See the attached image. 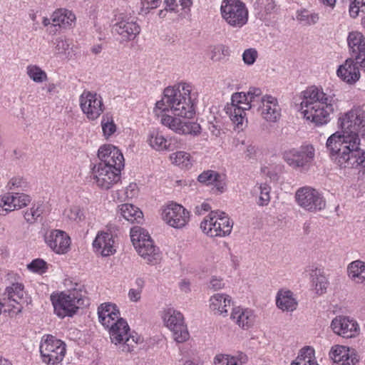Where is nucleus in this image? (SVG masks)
I'll return each mask as SVG.
<instances>
[{
    "label": "nucleus",
    "mask_w": 365,
    "mask_h": 365,
    "mask_svg": "<svg viewBox=\"0 0 365 365\" xmlns=\"http://www.w3.org/2000/svg\"><path fill=\"white\" fill-rule=\"evenodd\" d=\"M208 129L213 135H215V137H218L221 134V123L219 121H215V123L210 122Z\"/></svg>",
    "instance_id": "13d9d810"
},
{
    "label": "nucleus",
    "mask_w": 365,
    "mask_h": 365,
    "mask_svg": "<svg viewBox=\"0 0 365 365\" xmlns=\"http://www.w3.org/2000/svg\"><path fill=\"white\" fill-rule=\"evenodd\" d=\"M338 99L336 97L325 98V101L320 105H314L309 108H304L302 113L307 120L314 123L316 125L327 124L330 120V114L334 110Z\"/></svg>",
    "instance_id": "9b49d317"
},
{
    "label": "nucleus",
    "mask_w": 365,
    "mask_h": 365,
    "mask_svg": "<svg viewBox=\"0 0 365 365\" xmlns=\"http://www.w3.org/2000/svg\"><path fill=\"white\" fill-rule=\"evenodd\" d=\"M24 285L21 282H14L5 289L4 300H6L9 306L16 309L18 312H21L22 307H17V305L20 304L21 301L24 299Z\"/></svg>",
    "instance_id": "393cba45"
},
{
    "label": "nucleus",
    "mask_w": 365,
    "mask_h": 365,
    "mask_svg": "<svg viewBox=\"0 0 365 365\" xmlns=\"http://www.w3.org/2000/svg\"><path fill=\"white\" fill-rule=\"evenodd\" d=\"M119 212L125 220L132 223H139L143 220L142 211L133 204H122L119 206Z\"/></svg>",
    "instance_id": "473e14b6"
},
{
    "label": "nucleus",
    "mask_w": 365,
    "mask_h": 365,
    "mask_svg": "<svg viewBox=\"0 0 365 365\" xmlns=\"http://www.w3.org/2000/svg\"><path fill=\"white\" fill-rule=\"evenodd\" d=\"M298 160H312L315 156V150L311 144H304L297 148Z\"/></svg>",
    "instance_id": "3c124183"
},
{
    "label": "nucleus",
    "mask_w": 365,
    "mask_h": 365,
    "mask_svg": "<svg viewBox=\"0 0 365 365\" xmlns=\"http://www.w3.org/2000/svg\"><path fill=\"white\" fill-rule=\"evenodd\" d=\"M101 126L103 134L107 137L112 135L116 130V125L114 123L113 117L109 113H106L103 115Z\"/></svg>",
    "instance_id": "49530a36"
},
{
    "label": "nucleus",
    "mask_w": 365,
    "mask_h": 365,
    "mask_svg": "<svg viewBox=\"0 0 365 365\" xmlns=\"http://www.w3.org/2000/svg\"><path fill=\"white\" fill-rule=\"evenodd\" d=\"M125 161H99L91 168V177L96 186L108 190L120 182Z\"/></svg>",
    "instance_id": "20e7f679"
},
{
    "label": "nucleus",
    "mask_w": 365,
    "mask_h": 365,
    "mask_svg": "<svg viewBox=\"0 0 365 365\" xmlns=\"http://www.w3.org/2000/svg\"><path fill=\"white\" fill-rule=\"evenodd\" d=\"M247 356L241 351L233 354H218L214 357V365H245Z\"/></svg>",
    "instance_id": "cd10ccee"
},
{
    "label": "nucleus",
    "mask_w": 365,
    "mask_h": 365,
    "mask_svg": "<svg viewBox=\"0 0 365 365\" xmlns=\"http://www.w3.org/2000/svg\"><path fill=\"white\" fill-rule=\"evenodd\" d=\"M106 329L108 330L111 342L115 344H122L123 352H131L134 344L141 341V339L137 334L129 335L130 327L125 319H118L117 322L112 324Z\"/></svg>",
    "instance_id": "1a4fd4ad"
},
{
    "label": "nucleus",
    "mask_w": 365,
    "mask_h": 365,
    "mask_svg": "<svg viewBox=\"0 0 365 365\" xmlns=\"http://www.w3.org/2000/svg\"><path fill=\"white\" fill-rule=\"evenodd\" d=\"M197 180L200 182L207 185H214L217 190L220 193L225 191V178L216 171H204L198 176Z\"/></svg>",
    "instance_id": "c85d7f7f"
},
{
    "label": "nucleus",
    "mask_w": 365,
    "mask_h": 365,
    "mask_svg": "<svg viewBox=\"0 0 365 365\" xmlns=\"http://www.w3.org/2000/svg\"><path fill=\"white\" fill-rule=\"evenodd\" d=\"M44 241L46 245L57 255H65L70 250L71 237L61 230L53 229L46 231L44 235Z\"/></svg>",
    "instance_id": "dca6fc26"
},
{
    "label": "nucleus",
    "mask_w": 365,
    "mask_h": 365,
    "mask_svg": "<svg viewBox=\"0 0 365 365\" xmlns=\"http://www.w3.org/2000/svg\"><path fill=\"white\" fill-rule=\"evenodd\" d=\"M350 1L349 14L351 17L356 18L359 14V9H361V4H356L354 0Z\"/></svg>",
    "instance_id": "69168bd1"
},
{
    "label": "nucleus",
    "mask_w": 365,
    "mask_h": 365,
    "mask_svg": "<svg viewBox=\"0 0 365 365\" xmlns=\"http://www.w3.org/2000/svg\"><path fill=\"white\" fill-rule=\"evenodd\" d=\"M220 14L223 21L231 28L240 29L249 19V10L241 0H222Z\"/></svg>",
    "instance_id": "423d86ee"
},
{
    "label": "nucleus",
    "mask_w": 365,
    "mask_h": 365,
    "mask_svg": "<svg viewBox=\"0 0 365 365\" xmlns=\"http://www.w3.org/2000/svg\"><path fill=\"white\" fill-rule=\"evenodd\" d=\"M113 31L124 41L133 40L140 32L137 17L128 13H120L115 16Z\"/></svg>",
    "instance_id": "f8f14e48"
},
{
    "label": "nucleus",
    "mask_w": 365,
    "mask_h": 365,
    "mask_svg": "<svg viewBox=\"0 0 365 365\" xmlns=\"http://www.w3.org/2000/svg\"><path fill=\"white\" fill-rule=\"evenodd\" d=\"M355 61H356L360 70L365 73V52L362 51V53L359 54V56H355Z\"/></svg>",
    "instance_id": "338daca9"
},
{
    "label": "nucleus",
    "mask_w": 365,
    "mask_h": 365,
    "mask_svg": "<svg viewBox=\"0 0 365 365\" xmlns=\"http://www.w3.org/2000/svg\"><path fill=\"white\" fill-rule=\"evenodd\" d=\"M347 43L352 58H355V56H359L362 51L365 52V37L359 31L349 34Z\"/></svg>",
    "instance_id": "2f4dec72"
},
{
    "label": "nucleus",
    "mask_w": 365,
    "mask_h": 365,
    "mask_svg": "<svg viewBox=\"0 0 365 365\" xmlns=\"http://www.w3.org/2000/svg\"><path fill=\"white\" fill-rule=\"evenodd\" d=\"M191 91L192 86L187 83L165 88L153 111L160 118V123L175 133L196 136L201 133L200 125L182 120L192 118L195 114V98Z\"/></svg>",
    "instance_id": "f257e3e1"
},
{
    "label": "nucleus",
    "mask_w": 365,
    "mask_h": 365,
    "mask_svg": "<svg viewBox=\"0 0 365 365\" xmlns=\"http://www.w3.org/2000/svg\"><path fill=\"white\" fill-rule=\"evenodd\" d=\"M45 207L42 202H37L32 204L24 215V219L29 223H34L43 215Z\"/></svg>",
    "instance_id": "ea45409f"
},
{
    "label": "nucleus",
    "mask_w": 365,
    "mask_h": 365,
    "mask_svg": "<svg viewBox=\"0 0 365 365\" xmlns=\"http://www.w3.org/2000/svg\"><path fill=\"white\" fill-rule=\"evenodd\" d=\"M211 209V207L207 202H203L200 205L196 206L195 214L202 215L205 212H208Z\"/></svg>",
    "instance_id": "e2e57ef3"
},
{
    "label": "nucleus",
    "mask_w": 365,
    "mask_h": 365,
    "mask_svg": "<svg viewBox=\"0 0 365 365\" xmlns=\"http://www.w3.org/2000/svg\"><path fill=\"white\" fill-rule=\"evenodd\" d=\"M161 319L164 325L172 333L175 341L184 343L189 340L190 333L184 315L173 307H168L163 309Z\"/></svg>",
    "instance_id": "0eeeda50"
},
{
    "label": "nucleus",
    "mask_w": 365,
    "mask_h": 365,
    "mask_svg": "<svg viewBox=\"0 0 365 365\" xmlns=\"http://www.w3.org/2000/svg\"><path fill=\"white\" fill-rule=\"evenodd\" d=\"M79 100L81 108L89 120L97 119L104 110L102 97L96 93L84 91Z\"/></svg>",
    "instance_id": "4468645a"
},
{
    "label": "nucleus",
    "mask_w": 365,
    "mask_h": 365,
    "mask_svg": "<svg viewBox=\"0 0 365 365\" xmlns=\"http://www.w3.org/2000/svg\"><path fill=\"white\" fill-rule=\"evenodd\" d=\"M341 131L331 135L326 143L331 157L342 160H365V149L359 136L365 140V112L359 107H354L338 120Z\"/></svg>",
    "instance_id": "f03ea898"
},
{
    "label": "nucleus",
    "mask_w": 365,
    "mask_h": 365,
    "mask_svg": "<svg viewBox=\"0 0 365 365\" xmlns=\"http://www.w3.org/2000/svg\"><path fill=\"white\" fill-rule=\"evenodd\" d=\"M259 88L251 87L247 93H235L232 96L230 104L225 110L233 123L237 126L243 124L245 110L257 108L263 119L267 122L276 123L281 117V107L277 99L271 95L262 96Z\"/></svg>",
    "instance_id": "7ed1b4c3"
},
{
    "label": "nucleus",
    "mask_w": 365,
    "mask_h": 365,
    "mask_svg": "<svg viewBox=\"0 0 365 365\" xmlns=\"http://www.w3.org/2000/svg\"><path fill=\"white\" fill-rule=\"evenodd\" d=\"M130 239L135 248L145 243L147 240H151L148 232L139 226L131 228L130 232Z\"/></svg>",
    "instance_id": "58836bf2"
},
{
    "label": "nucleus",
    "mask_w": 365,
    "mask_h": 365,
    "mask_svg": "<svg viewBox=\"0 0 365 365\" xmlns=\"http://www.w3.org/2000/svg\"><path fill=\"white\" fill-rule=\"evenodd\" d=\"M93 252L101 257H109L116 252L115 237L110 230H100L92 242Z\"/></svg>",
    "instance_id": "f3484780"
},
{
    "label": "nucleus",
    "mask_w": 365,
    "mask_h": 365,
    "mask_svg": "<svg viewBox=\"0 0 365 365\" xmlns=\"http://www.w3.org/2000/svg\"><path fill=\"white\" fill-rule=\"evenodd\" d=\"M165 10L170 11H177L178 7L177 0H165Z\"/></svg>",
    "instance_id": "774afa93"
},
{
    "label": "nucleus",
    "mask_w": 365,
    "mask_h": 365,
    "mask_svg": "<svg viewBox=\"0 0 365 365\" xmlns=\"http://www.w3.org/2000/svg\"><path fill=\"white\" fill-rule=\"evenodd\" d=\"M143 9L146 10L155 9L159 6L161 0H140Z\"/></svg>",
    "instance_id": "bf43d9fd"
},
{
    "label": "nucleus",
    "mask_w": 365,
    "mask_h": 365,
    "mask_svg": "<svg viewBox=\"0 0 365 365\" xmlns=\"http://www.w3.org/2000/svg\"><path fill=\"white\" fill-rule=\"evenodd\" d=\"M75 20V14L66 9H58L51 15L52 24L54 26H58L66 29L71 26Z\"/></svg>",
    "instance_id": "7c9ffc66"
},
{
    "label": "nucleus",
    "mask_w": 365,
    "mask_h": 365,
    "mask_svg": "<svg viewBox=\"0 0 365 365\" xmlns=\"http://www.w3.org/2000/svg\"><path fill=\"white\" fill-rule=\"evenodd\" d=\"M258 56L257 51L255 48H247L242 53V60L244 63L248 66L254 64Z\"/></svg>",
    "instance_id": "6e6d98bb"
},
{
    "label": "nucleus",
    "mask_w": 365,
    "mask_h": 365,
    "mask_svg": "<svg viewBox=\"0 0 365 365\" xmlns=\"http://www.w3.org/2000/svg\"><path fill=\"white\" fill-rule=\"evenodd\" d=\"M27 268L31 272L42 274L47 272L48 265L43 259L38 258L33 259L27 265Z\"/></svg>",
    "instance_id": "8fccbe9b"
},
{
    "label": "nucleus",
    "mask_w": 365,
    "mask_h": 365,
    "mask_svg": "<svg viewBox=\"0 0 365 365\" xmlns=\"http://www.w3.org/2000/svg\"><path fill=\"white\" fill-rule=\"evenodd\" d=\"M246 157L249 158L262 159L269 158V155H268V150L266 149L250 145L247 148ZM270 157H272V155H270Z\"/></svg>",
    "instance_id": "09e8293b"
},
{
    "label": "nucleus",
    "mask_w": 365,
    "mask_h": 365,
    "mask_svg": "<svg viewBox=\"0 0 365 365\" xmlns=\"http://www.w3.org/2000/svg\"><path fill=\"white\" fill-rule=\"evenodd\" d=\"M255 190L259 191L258 205L261 206L267 205L270 201L271 187L267 183H261L255 187Z\"/></svg>",
    "instance_id": "de8ad7c7"
},
{
    "label": "nucleus",
    "mask_w": 365,
    "mask_h": 365,
    "mask_svg": "<svg viewBox=\"0 0 365 365\" xmlns=\"http://www.w3.org/2000/svg\"><path fill=\"white\" fill-rule=\"evenodd\" d=\"M99 160H125L121 151L113 145H103L101 146L98 151Z\"/></svg>",
    "instance_id": "4c0bfd02"
},
{
    "label": "nucleus",
    "mask_w": 365,
    "mask_h": 365,
    "mask_svg": "<svg viewBox=\"0 0 365 365\" xmlns=\"http://www.w3.org/2000/svg\"><path fill=\"white\" fill-rule=\"evenodd\" d=\"M11 195L14 197V200H15L16 210L26 206L31 201L30 196L26 194L13 192Z\"/></svg>",
    "instance_id": "864d4df0"
},
{
    "label": "nucleus",
    "mask_w": 365,
    "mask_h": 365,
    "mask_svg": "<svg viewBox=\"0 0 365 365\" xmlns=\"http://www.w3.org/2000/svg\"><path fill=\"white\" fill-rule=\"evenodd\" d=\"M140 189L137 183L130 182L125 189L119 190L116 192L118 198L123 201L128 199H133L138 196Z\"/></svg>",
    "instance_id": "c03bdc74"
},
{
    "label": "nucleus",
    "mask_w": 365,
    "mask_h": 365,
    "mask_svg": "<svg viewBox=\"0 0 365 365\" xmlns=\"http://www.w3.org/2000/svg\"><path fill=\"white\" fill-rule=\"evenodd\" d=\"M27 182L23 178L17 176L12 178L7 183L6 187L9 190H13L21 189L22 190L27 187Z\"/></svg>",
    "instance_id": "603ef678"
},
{
    "label": "nucleus",
    "mask_w": 365,
    "mask_h": 365,
    "mask_svg": "<svg viewBox=\"0 0 365 365\" xmlns=\"http://www.w3.org/2000/svg\"><path fill=\"white\" fill-rule=\"evenodd\" d=\"M336 76L349 85L355 84L361 77L360 68L354 58H347L336 70Z\"/></svg>",
    "instance_id": "6ab92c4d"
},
{
    "label": "nucleus",
    "mask_w": 365,
    "mask_h": 365,
    "mask_svg": "<svg viewBox=\"0 0 365 365\" xmlns=\"http://www.w3.org/2000/svg\"><path fill=\"white\" fill-rule=\"evenodd\" d=\"M230 318L240 327L248 329L255 323V314L252 309L239 306L232 309Z\"/></svg>",
    "instance_id": "b1692460"
},
{
    "label": "nucleus",
    "mask_w": 365,
    "mask_h": 365,
    "mask_svg": "<svg viewBox=\"0 0 365 365\" xmlns=\"http://www.w3.org/2000/svg\"><path fill=\"white\" fill-rule=\"evenodd\" d=\"M147 141L149 145L156 150H165L168 149V140L164 137L162 132L156 129L149 131Z\"/></svg>",
    "instance_id": "f704fd0d"
},
{
    "label": "nucleus",
    "mask_w": 365,
    "mask_h": 365,
    "mask_svg": "<svg viewBox=\"0 0 365 365\" xmlns=\"http://www.w3.org/2000/svg\"><path fill=\"white\" fill-rule=\"evenodd\" d=\"M162 218L170 226L180 229L185 227L190 220V212L182 205L170 202L162 210Z\"/></svg>",
    "instance_id": "ddd939ff"
},
{
    "label": "nucleus",
    "mask_w": 365,
    "mask_h": 365,
    "mask_svg": "<svg viewBox=\"0 0 365 365\" xmlns=\"http://www.w3.org/2000/svg\"><path fill=\"white\" fill-rule=\"evenodd\" d=\"M55 51L58 54H66L69 48L68 40L58 38L56 40Z\"/></svg>",
    "instance_id": "4d7b16f0"
},
{
    "label": "nucleus",
    "mask_w": 365,
    "mask_h": 365,
    "mask_svg": "<svg viewBox=\"0 0 365 365\" xmlns=\"http://www.w3.org/2000/svg\"><path fill=\"white\" fill-rule=\"evenodd\" d=\"M54 314L59 318L73 317L78 310L79 306L83 304L82 294L76 290L66 293L64 292L51 295Z\"/></svg>",
    "instance_id": "39448f33"
},
{
    "label": "nucleus",
    "mask_w": 365,
    "mask_h": 365,
    "mask_svg": "<svg viewBox=\"0 0 365 365\" xmlns=\"http://www.w3.org/2000/svg\"><path fill=\"white\" fill-rule=\"evenodd\" d=\"M210 287L214 290H219L224 287L225 284L222 278L212 277L210 282Z\"/></svg>",
    "instance_id": "052dcab7"
},
{
    "label": "nucleus",
    "mask_w": 365,
    "mask_h": 365,
    "mask_svg": "<svg viewBox=\"0 0 365 365\" xmlns=\"http://www.w3.org/2000/svg\"><path fill=\"white\" fill-rule=\"evenodd\" d=\"M135 249L138 254L148 264L155 265L161 261L162 252L153 240H147L145 243L138 245Z\"/></svg>",
    "instance_id": "4be33fe9"
},
{
    "label": "nucleus",
    "mask_w": 365,
    "mask_h": 365,
    "mask_svg": "<svg viewBox=\"0 0 365 365\" xmlns=\"http://www.w3.org/2000/svg\"><path fill=\"white\" fill-rule=\"evenodd\" d=\"M297 148H288L283 150L282 158L283 160H294V158H297Z\"/></svg>",
    "instance_id": "680f3d73"
},
{
    "label": "nucleus",
    "mask_w": 365,
    "mask_h": 365,
    "mask_svg": "<svg viewBox=\"0 0 365 365\" xmlns=\"http://www.w3.org/2000/svg\"><path fill=\"white\" fill-rule=\"evenodd\" d=\"M314 350L310 346L302 348L290 365H319L315 359Z\"/></svg>",
    "instance_id": "e433bc0d"
},
{
    "label": "nucleus",
    "mask_w": 365,
    "mask_h": 365,
    "mask_svg": "<svg viewBox=\"0 0 365 365\" xmlns=\"http://www.w3.org/2000/svg\"><path fill=\"white\" fill-rule=\"evenodd\" d=\"M16 210L15 200L11 193L0 195V215H6L9 212Z\"/></svg>",
    "instance_id": "37998d69"
},
{
    "label": "nucleus",
    "mask_w": 365,
    "mask_h": 365,
    "mask_svg": "<svg viewBox=\"0 0 365 365\" xmlns=\"http://www.w3.org/2000/svg\"><path fill=\"white\" fill-rule=\"evenodd\" d=\"M333 332L343 338H354L359 335L360 327L358 322L346 316H336L334 317L330 324Z\"/></svg>",
    "instance_id": "a211bd4d"
},
{
    "label": "nucleus",
    "mask_w": 365,
    "mask_h": 365,
    "mask_svg": "<svg viewBox=\"0 0 365 365\" xmlns=\"http://www.w3.org/2000/svg\"><path fill=\"white\" fill-rule=\"evenodd\" d=\"M347 275L355 284L365 285V262L357 259L347 266Z\"/></svg>",
    "instance_id": "c756f323"
},
{
    "label": "nucleus",
    "mask_w": 365,
    "mask_h": 365,
    "mask_svg": "<svg viewBox=\"0 0 365 365\" xmlns=\"http://www.w3.org/2000/svg\"><path fill=\"white\" fill-rule=\"evenodd\" d=\"M303 99L301 102V110L309 108L314 105H320L325 101V98L329 97H336V95L330 91L329 93H324L322 88L315 86L308 87L303 91Z\"/></svg>",
    "instance_id": "aec40b11"
},
{
    "label": "nucleus",
    "mask_w": 365,
    "mask_h": 365,
    "mask_svg": "<svg viewBox=\"0 0 365 365\" xmlns=\"http://www.w3.org/2000/svg\"><path fill=\"white\" fill-rule=\"evenodd\" d=\"M98 315L99 322L105 328L110 327L118 319H123L120 317V311L118 307L110 302L101 304L98 308Z\"/></svg>",
    "instance_id": "5701e85b"
},
{
    "label": "nucleus",
    "mask_w": 365,
    "mask_h": 365,
    "mask_svg": "<svg viewBox=\"0 0 365 365\" xmlns=\"http://www.w3.org/2000/svg\"><path fill=\"white\" fill-rule=\"evenodd\" d=\"M26 70L28 76L34 82L42 83L47 79L46 73L38 66L29 65L27 66Z\"/></svg>",
    "instance_id": "a18cd8bd"
},
{
    "label": "nucleus",
    "mask_w": 365,
    "mask_h": 365,
    "mask_svg": "<svg viewBox=\"0 0 365 365\" xmlns=\"http://www.w3.org/2000/svg\"><path fill=\"white\" fill-rule=\"evenodd\" d=\"M230 55V48L224 44L214 46L210 52V59L215 62L225 61Z\"/></svg>",
    "instance_id": "79ce46f5"
},
{
    "label": "nucleus",
    "mask_w": 365,
    "mask_h": 365,
    "mask_svg": "<svg viewBox=\"0 0 365 365\" xmlns=\"http://www.w3.org/2000/svg\"><path fill=\"white\" fill-rule=\"evenodd\" d=\"M231 302L232 298L230 296L217 293L210 297V308L215 314L227 315V308L230 307Z\"/></svg>",
    "instance_id": "bb28decb"
},
{
    "label": "nucleus",
    "mask_w": 365,
    "mask_h": 365,
    "mask_svg": "<svg viewBox=\"0 0 365 365\" xmlns=\"http://www.w3.org/2000/svg\"><path fill=\"white\" fill-rule=\"evenodd\" d=\"M297 204L306 211L317 212L324 210L326 200L323 195L310 186L299 188L295 194Z\"/></svg>",
    "instance_id": "9d476101"
},
{
    "label": "nucleus",
    "mask_w": 365,
    "mask_h": 365,
    "mask_svg": "<svg viewBox=\"0 0 365 365\" xmlns=\"http://www.w3.org/2000/svg\"><path fill=\"white\" fill-rule=\"evenodd\" d=\"M141 297V290L138 289H130L128 292V298L130 301L136 302L140 300Z\"/></svg>",
    "instance_id": "0e129e2a"
},
{
    "label": "nucleus",
    "mask_w": 365,
    "mask_h": 365,
    "mask_svg": "<svg viewBox=\"0 0 365 365\" xmlns=\"http://www.w3.org/2000/svg\"><path fill=\"white\" fill-rule=\"evenodd\" d=\"M277 307L283 312H293L297 307V301L292 292L280 289L276 296Z\"/></svg>",
    "instance_id": "a878e982"
},
{
    "label": "nucleus",
    "mask_w": 365,
    "mask_h": 365,
    "mask_svg": "<svg viewBox=\"0 0 365 365\" xmlns=\"http://www.w3.org/2000/svg\"><path fill=\"white\" fill-rule=\"evenodd\" d=\"M289 165L297 172L305 173L312 166L311 161H287Z\"/></svg>",
    "instance_id": "5fc2aeb1"
},
{
    "label": "nucleus",
    "mask_w": 365,
    "mask_h": 365,
    "mask_svg": "<svg viewBox=\"0 0 365 365\" xmlns=\"http://www.w3.org/2000/svg\"><path fill=\"white\" fill-rule=\"evenodd\" d=\"M311 282L315 292L318 295H322L327 292L329 281L321 269L312 270L311 274Z\"/></svg>",
    "instance_id": "72a5a7b5"
},
{
    "label": "nucleus",
    "mask_w": 365,
    "mask_h": 365,
    "mask_svg": "<svg viewBox=\"0 0 365 365\" xmlns=\"http://www.w3.org/2000/svg\"><path fill=\"white\" fill-rule=\"evenodd\" d=\"M297 20L303 26H312L318 23L319 14L313 10L302 8L296 12Z\"/></svg>",
    "instance_id": "c9c22d12"
},
{
    "label": "nucleus",
    "mask_w": 365,
    "mask_h": 365,
    "mask_svg": "<svg viewBox=\"0 0 365 365\" xmlns=\"http://www.w3.org/2000/svg\"><path fill=\"white\" fill-rule=\"evenodd\" d=\"M329 356L335 365H356L359 361L354 349L341 345L332 346Z\"/></svg>",
    "instance_id": "412c9836"
},
{
    "label": "nucleus",
    "mask_w": 365,
    "mask_h": 365,
    "mask_svg": "<svg viewBox=\"0 0 365 365\" xmlns=\"http://www.w3.org/2000/svg\"><path fill=\"white\" fill-rule=\"evenodd\" d=\"M39 349L44 364L56 365L63 360L66 354V344L53 335L46 334L41 338Z\"/></svg>",
    "instance_id": "6e6552de"
},
{
    "label": "nucleus",
    "mask_w": 365,
    "mask_h": 365,
    "mask_svg": "<svg viewBox=\"0 0 365 365\" xmlns=\"http://www.w3.org/2000/svg\"><path fill=\"white\" fill-rule=\"evenodd\" d=\"M220 225H225V232H227L229 226V216L224 212L212 211L200 223L202 231L207 236L211 237H217V235H222V230L220 229Z\"/></svg>",
    "instance_id": "2eb2a0df"
},
{
    "label": "nucleus",
    "mask_w": 365,
    "mask_h": 365,
    "mask_svg": "<svg viewBox=\"0 0 365 365\" xmlns=\"http://www.w3.org/2000/svg\"><path fill=\"white\" fill-rule=\"evenodd\" d=\"M63 215L65 218L77 223L85 220L83 211L78 205H71L68 207L64 210Z\"/></svg>",
    "instance_id": "a19ab883"
}]
</instances>
